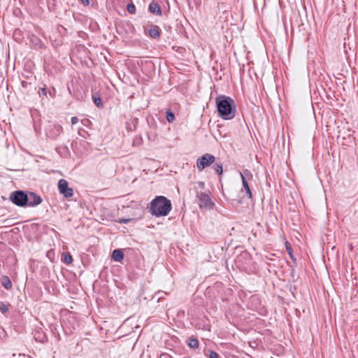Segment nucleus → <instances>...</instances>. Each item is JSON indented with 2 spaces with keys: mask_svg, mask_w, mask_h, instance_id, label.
<instances>
[{
  "mask_svg": "<svg viewBox=\"0 0 358 358\" xmlns=\"http://www.w3.org/2000/svg\"><path fill=\"white\" fill-rule=\"evenodd\" d=\"M219 117L223 120H231L236 113V107L233 99L225 95H219L215 99Z\"/></svg>",
  "mask_w": 358,
  "mask_h": 358,
  "instance_id": "obj_1",
  "label": "nucleus"
},
{
  "mask_svg": "<svg viewBox=\"0 0 358 358\" xmlns=\"http://www.w3.org/2000/svg\"><path fill=\"white\" fill-rule=\"evenodd\" d=\"M148 212L155 217H164L172 209L171 201L164 196H155L148 206Z\"/></svg>",
  "mask_w": 358,
  "mask_h": 358,
  "instance_id": "obj_2",
  "label": "nucleus"
},
{
  "mask_svg": "<svg viewBox=\"0 0 358 358\" xmlns=\"http://www.w3.org/2000/svg\"><path fill=\"white\" fill-rule=\"evenodd\" d=\"M210 192L209 190L202 192L196 191V197L199 200V206L200 208H206L211 210L215 207V203L211 200L210 196Z\"/></svg>",
  "mask_w": 358,
  "mask_h": 358,
  "instance_id": "obj_3",
  "label": "nucleus"
},
{
  "mask_svg": "<svg viewBox=\"0 0 358 358\" xmlns=\"http://www.w3.org/2000/svg\"><path fill=\"white\" fill-rule=\"evenodd\" d=\"M10 200L17 206H26L29 201L28 194L22 190L14 191L10 193Z\"/></svg>",
  "mask_w": 358,
  "mask_h": 358,
  "instance_id": "obj_4",
  "label": "nucleus"
},
{
  "mask_svg": "<svg viewBox=\"0 0 358 358\" xmlns=\"http://www.w3.org/2000/svg\"><path fill=\"white\" fill-rule=\"evenodd\" d=\"M242 184L243 189L245 190V194L248 198H252V192L249 186V181L252 180V174L248 169H244L242 172H240Z\"/></svg>",
  "mask_w": 358,
  "mask_h": 358,
  "instance_id": "obj_5",
  "label": "nucleus"
},
{
  "mask_svg": "<svg viewBox=\"0 0 358 358\" xmlns=\"http://www.w3.org/2000/svg\"><path fill=\"white\" fill-rule=\"evenodd\" d=\"M215 162V157L211 154L206 153L196 160V167L199 171L210 166Z\"/></svg>",
  "mask_w": 358,
  "mask_h": 358,
  "instance_id": "obj_6",
  "label": "nucleus"
},
{
  "mask_svg": "<svg viewBox=\"0 0 358 358\" xmlns=\"http://www.w3.org/2000/svg\"><path fill=\"white\" fill-rule=\"evenodd\" d=\"M58 189L64 197L69 198L73 196V189L69 187L68 182L64 179H60L58 182Z\"/></svg>",
  "mask_w": 358,
  "mask_h": 358,
  "instance_id": "obj_7",
  "label": "nucleus"
},
{
  "mask_svg": "<svg viewBox=\"0 0 358 358\" xmlns=\"http://www.w3.org/2000/svg\"><path fill=\"white\" fill-rule=\"evenodd\" d=\"M62 130L63 128L62 126L59 124H55L53 126H50V128L47 130L46 134L49 138L55 139L62 134Z\"/></svg>",
  "mask_w": 358,
  "mask_h": 358,
  "instance_id": "obj_8",
  "label": "nucleus"
},
{
  "mask_svg": "<svg viewBox=\"0 0 358 358\" xmlns=\"http://www.w3.org/2000/svg\"><path fill=\"white\" fill-rule=\"evenodd\" d=\"M28 198L29 201L27 206H29L34 207L39 205L42 202V199L41 196L32 192H29L28 193Z\"/></svg>",
  "mask_w": 358,
  "mask_h": 358,
  "instance_id": "obj_9",
  "label": "nucleus"
},
{
  "mask_svg": "<svg viewBox=\"0 0 358 358\" xmlns=\"http://www.w3.org/2000/svg\"><path fill=\"white\" fill-rule=\"evenodd\" d=\"M149 36L155 39H157L161 36V29L157 25L152 24L150 26V28L148 29Z\"/></svg>",
  "mask_w": 358,
  "mask_h": 358,
  "instance_id": "obj_10",
  "label": "nucleus"
},
{
  "mask_svg": "<svg viewBox=\"0 0 358 358\" xmlns=\"http://www.w3.org/2000/svg\"><path fill=\"white\" fill-rule=\"evenodd\" d=\"M149 10L151 13L157 16L162 15L161 7L157 2L152 1L149 5Z\"/></svg>",
  "mask_w": 358,
  "mask_h": 358,
  "instance_id": "obj_11",
  "label": "nucleus"
},
{
  "mask_svg": "<svg viewBox=\"0 0 358 358\" xmlns=\"http://www.w3.org/2000/svg\"><path fill=\"white\" fill-rule=\"evenodd\" d=\"M1 282L2 286L7 290L12 289V282L7 275H3L1 278Z\"/></svg>",
  "mask_w": 358,
  "mask_h": 358,
  "instance_id": "obj_12",
  "label": "nucleus"
},
{
  "mask_svg": "<svg viewBox=\"0 0 358 358\" xmlns=\"http://www.w3.org/2000/svg\"><path fill=\"white\" fill-rule=\"evenodd\" d=\"M112 258L116 262H120L123 259L124 253L119 249L114 250L113 251Z\"/></svg>",
  "mask_w": 358,
  "mask_h": 358,
  "instance_id": "obj_13",
  "label": "nucleus"
},
{
  "mask_svg": "<svg viewBox=\"0 0 358 358\" xmlns=\"http://www.w3.org/2000/svg\"><path fill=\"white\" fill-rule=\"evenodd\" d=\"M188 345L189 348L192 349H196L199 348V343L197 338H194V336H192L189 338L188 341Z\"/></svg>",
  "mask_w": 358,
  "mask_h": 358,
  "instance_id": "obj_14",
  "label": "nucleus"
},
{
  "mask_svg": "<svg viewBox=\"0 0 358 358\" xmlns=\"http://www.w3.org/2000/svg\"><path fill=\"white\" fill-rule=\"evenodd\" d=\"M213 169L218 175H222L223 173L222 164L221 163H215L213 166Z\"/></svg>",
  "mask_w": 358,
  "mask_h": 358,
  "instance_id": "obj_15",
  "label": "nucleus"
},
{
  "mask_svg": "<svg viewBox=\"0 0 358 358\" xmlns=\"http://www.w3.org/2000/svg\"><path fill=\"white\" fill-rule=\"evenodd\" d=\"M63 261L66 264H71L73 262L72 256L69 253L64 254Z\"/></svg>",
  "mask_w": 358,
  "mask_h": 358,
  "instance_id": "obj_16",
  "label": "nucleus"
},
{
  "mask_svg": "<svg viewBox=\"0 0 358 358\" xmlns=\"http://www.w3.org/2000/svg\"><path fill=\"white\" fill-rule=\"evenodd\" d=\"M166 120L169 122H173V120H175V115L172 111H166Z\"/></svg>",
  "mask_w": 358,
  "mask_h": 358,
  "instance_id": "obj_17",
  "label": "nucleus"
},
{
  "mask_svg": "<svg viewBox=\"0 0 358 358\" xmlns=\"http://www.w3.org/2000/svg\"><path fill=\"white\" fill-rule=\"evenodd\" d=\"M127 11L131 14H134L136 13V6L134 3H131L127 6Z\"/></svg>",
  "mask_w": 358,
  "mask_h": 358,
  "instance_id": "obj_18",
  "label": "nucleus"
},
{
  "mask_svg": "<svg viewBox=\"0 0 358 358\" xmlns=\"http://www.w3.org/2000/svg\"><path fill=\"white\" fill-rule=\"evenodd\" d=\"M8 310V306L3 302H0V311L4 314V313H7Z\"/></svg>",
  "mask_w": 358,
  "mask_h": 358,
  "instance_id": "obj_19",
  "label": "nucleus"
},
{
  "mask_svg": "<svg viewBox=\"0 0 358 358\" xmlns=\"http://www.w3.org/2000/svg\"><path fill=\"white\" fill-rule=\"evenodd\" d=\"M94 103L95 105L98 107H100L102 106L101 103V99L100 97H93Z\"/></svg>",
  "mask_w": 358,
  "mask_h": 358,
  "instance_id": "obj_20",
  "label": "nucleus"
},
{
  "mask_svg": "<svg viewBox=\"0 0 358 358\" xmlns=\"http://www.w3.org/2000/svg\"><path fill=\"white\" fill-rule=\"evenodd\" d=\"M209 358H219V355L215 351H210L208 355Z\"/></svg>",
  "mask_w": 358,
  "mask_h": 358,
  "instance_id": "obj_21",
  "label": "nucleus"
},
{
  "mask_svg": "<svg viewBox=\"0 0 358 358\" xmlns=\"http://www.w3.org/2000/svg\"><path fill=\"white\" fill-rule=\"evenodd\" d=\"M198 187L201 190H203L205 189L206 185L205 182L203 181H199L197 182Z\"/></svg>",
  "mask_w": 358,
  "mask_h": 358,
  "instance_id": "obj_22",
  "label": "nucleus"
},
{
  "mask_svg": "<svg viewBox=\"0 0 358 358\" xmlns=\"http://www.w3.org/2000/svg\"><path fill=\"white\" fill-rule=\"evenodd\" d=\"M38 94H39V96H41V95H43V96H46L47 95V91H46V88L45 87H42L40 89L39 92H38Z\"/></svg>",
  "mask_w": 358,
  "mask_h": 358,
  "instance_id": "obj_23",
  "label": "nucleus"
},
{
  "mask_svg": "<svg viewBox=\"0 0 358 358\" xmlns=\"http://www.w3.org/2000/svg\"><path fill=\"white\" fill-rule=\"evenodd\" d=\"M286 248H287V250L290 256V257L293 259V255H292V250L291 248V247L289 245H286Z\"/></svg>",
  "mask_w": 358,
  "mask_h": 358,
  "instance_id": "obj_24",
  "label": "nucleus"
},
{
  "mask_svg": "<svg viewBox=\"0 0 358 358\" xmlns=\"http://www.w3.org/2000/svg\"><path fill=\"white\" fill-rule=\"evenodd\" d=\"M159 358H174L171 355L167 353H162L159 356Z\"/></svg>",
  "mask_w": 358,
  "mask_h": 358,
  "instance_id": "obj_25",
  "label": "nucleus"
},
{
  "mask_svg": "<svg viewBox=\"0 0 358 358\" xmlns=\"http://www.w3.org/2000/svg\"><path fill=\"white\" fill-rule=\"evenodd\" d=\"M71 122L72 124H75L78 122V118L77 117H72Z\"/></svg>",
  "mask_w": 358,
  "mask_h": 358,
  "instance_id": "obj_26",
  "label": "nucleus"
},
{
  "mask_svg": "<svg viewBox=\"0 0 358 358\" xmlns=\"http://www.w3.org/2000/svg\"><path fill=\"white\" fill-rule=\"evenodd\" d=\"M131 221V219H121L120 222L123 224H128Z\"/></svg>",
  "mask_w": 358,
  "mask_h": 358,
  "instance_id": "obj_27",
  "label": "nucleus"
},
{
  "mask_svg": "<svg viewBox=\"0 0 358 358\" xmlns=\"http://www.w3.org/2000/svg\"><path fill=\"white\" fill-rule=\"evenodd\" d=\"M56 93V90L55 89H52V91H49V95L52 97H55Z\"/></svg>",
  "mask_w": 358,
  "mask_h": 358,
  "instance_id": "obj_28",
  "label": "nucleus"
},
{
  "mask_svg": "<svg viewBox=\"0 0 358 358\" xmlns=\"http://www.w3.org/2000/svg\"><path fill=\"white\" fill-rule=\"evenodd\" d=\"M82 4L84 6H88L90 3V0H80Z\"/></svg>",
  "mask_w": 358,
  "mask_h": 358,
  "instance_id": "obj_29",
  "label": "nucleus"
},
{
  "mask_svg": "<svg viewBox=\"0 0 358 358\" xmlns=\"http://www.w3.org/2000/svg\"><path fill=\"white\" fill-rule=\"evenodd\" d=\"M182 358H186V357H182Z\"/></svg>",
  "mask_w": 358,
  "mask_h": 358,
  "instance_id": "obj_30",
  "label": "nucleus"
}]
</instances>
